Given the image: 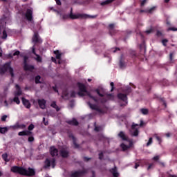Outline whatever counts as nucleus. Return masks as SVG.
I'll return each mask as SVG.
<instances>
[{
	"label": "nucleus",
	"mask_w": 177,
	"mask_h": 177,
	"mask_svg": "<svg viewBox=\"0 0 177 177\" xmlns=\"http://www.w3.org/2000/svg\"><path fill=\"white\" fill-rule=\"evenodd\" d=\"M80 89V92L78 93L79 96H88L91 100H93L94 102H96V99H95V97H93V95H95V93H97L99 96L103 97V93H104V88L102 87H99L95 91H93L91 93L88 92L86 91V88L85 87V85L78 83L77 84ZM102 92V93H100Z\"/></svg>",
	"instance_id": "f257e3e1"
},
{
	"label": "nucleus",
	"mask_w": 177,
	"mask_h": 177,
	"mask_svg": "<svg viewBox=\"0 0 177 177\" xmlns=\"http://www.w3.org/2000/svg\"><path fill=\"white\" fill-rule=\"evenodd\" d=\"M10 171L14 174H19V175H24V176H34L35 175V170L30 167L27 169L24 167L13 166Z\"/></svg>",
	"instance_id": "f03ea898"
},
{
	"label": "nucleus",
	"mask_w": 177,
	"mask_h": 177,
	"mask_svg": "<svg viewBox=\"0 0 177 177\" xmlns=\"http://www.w3.org/2000/svg\"><path fill=\"white\" fill-rule=\"evenodd\" d=\"M118 138H120L122 140H125L126 142L120 145V147L122 149L123 151H125L130 149V147L132 146V142L129 140H128V137L124 133V131H120L118 134Z\"/></svg>",
	"instance_id": "7ed1b4c3"
},
{
	"label": "nucleus",
	"mask_w": 177,
	"mask_h": 177,
	"mask_svg": "<svg viewBox=\"0 0 177 177\" xmlns=\"http://www.w3.org/2000/svg\"><path fill=\"white\" fill-rule=\"evenodd\" d=\"M143 125V122H141L140 124L133 123L131 126V133L132 136H138L139 135V128Z\"/></svg>",
	"instance_id": "20e7f679"
},
{
	"label": "nucleus",
	"mask_w": 177,
	"mask_h": 177,
	"mask_svg": "<svg viewBox=\"0 0 177 177\" xmlns=\"http://www.w3.org/2000/svg\"><path fill=\"white\" fill-rule=\"evenodd\" d=\"M24 70L31 71L34 68L33 66H30L27 64V57H24Z\"/></svg>",
	"instance_id": "39448f33"
},
{
	"label": "nucleus",
	"mask_w": 177,
	"mask_h": 177,
	"mask_svg": "<svg viewBox=\"0 0 177 177\" xmlns=\"http://www.w3.org/2000/svg\"><path fill=\"white\" fill-rule=\"evenodd\" d=\"M55 159H53L51 161L49 160L48 159H47L46 161H45V165H46V167L48 168V167H52L53 168H55Z\"/></svg>",
	"instance_id": "423d86ee"
},
{
	"label": "nucleus",
	"mask_w": 177,
	"mask_h": 177,
	"mask_svg": "<svg viewBox=\"0 0 177 177\" xmlns=\"http://www.w3.org/2000/svg\"><path fill=\"white\" fill-rule=\"evenodd\" d=\"M5 69L6 71H9V73H10V75L14 77L13 75V68H10V62L6 63L4 65Z\"/></svg>",
	"instance_id": "0eeeda50"
},
{
	"label": "nucleus",
	"mask_w": 177,
	"mask_h": 177,
	"mask_svg": "<svg viewBox=\"0 0 177 177\" xmlns=\"http://www.w3.org/2000/svg\"><path fill=\"white\" fill-rule=\"evenodd\" d=\"M27 20H28V21H31V20H32V10L28 9L27 10V12L25 15Z\"/></svg>",
	"instance_id": "6e6552de"
},
{
	"label": "nucleus",
	"mask_w": 177,
	"mask_h": 177,
	"mask_svg": "<svg viewBox=\"0 0 177 177\" xmlns=\"http://www.w3.org/2000/svg\"><path fill=\"white\" fill-rule=\"evenodd\" d=\"M12 128H13V129H26V126L24 124H20L19 123H17L14 126H12Z\"/></svg>",
	"instance_id": "1a4fd4ad"
},
{
	"label": "nucleus",
	"mask_w": 177,
	"mask_h": 177,
	"mask_svg": "<svg viewBox=\"0 0 177 177\" xmlns=\"http://www.w3.org/2000/svg\"><path fill=\"white\" fill-rule=\"evenodd\" d=\"M38 104L40 109H46V101L45 100H38Z\"/></svg>",
	"instance_id": "9d476101"
},
{
	"label": "nucleus",
	"mask_w": 177,
	"mask_h": 177,
	"mask_svg": "<svg viewBox=\"0 0 177 177\" xmlns=\"http://www.w3.org/2000/svg\"><path fill=\"white\" fill-rule=\"evenodd\" d=\"M31 133H32V132H31L28 130H24V131L19 132L18 135H19V136H28L31 135Z\"/></svg>",
	"instance_id": "9b49d317"
},
{
	"label": "nucleus",
	"mask_w": 177,
	"mask_h": 177,
	"mask_svg": "<svg viewBox=\"0 0 177 177\" xmlns=\"http://www.w3.org/2000/svg\"><path fill=\"white\" fill-rule=\"evenodd\" d=\"M22 103L26 109H30L31 107V104L30 103V101L24 97H22Z\"/></svg>",
	"instance_id": "f8f14e48"
},
{
	"label": "nucleus",
	"mask_w": 177,
	"mask_h": 177,
	"mask_svg": "<svg viewBox=\"0 0 177 177\" xmlns=\"http://www.w3.org/2000/svg\"><path fill=\"white\" fill-rule=\"evenodd\" d=\"M32 42H34L35 44H37V42H42V41H41V39H39V36L38 35V34H34V36L32 37Z\"/></svg>",
	"instance_id": "ddd939ff"
},
{
	"label": "nucleus",
	"mask_w": 177,
	"mask_h": 177,
	"mask_svg": "<svg viewBox=\"0 0 177 177\" xmlns=\"http://www.w3.org/2000/svg\"><path fill=\"white\" fill-rule=\"evenodd\" d=\"M32 53H34V55L37 56V57L35 58V60H37V62H38L39 63H41L42 62V58L41 57V56L35 53V47H32Z\"/></svg>",
	"instance_id": "4468645a"
},
{
	"label": "nucleus",
	"mask_w": 177,
	"mask_h": 177,
	"mask_svg": "<svg viewBox=\"0 0 177 177\" xmlns=\"http://www.w3.org/2000/svg\"><path fill=\"white\" fill-rule=\"evenodd\" d=\"M50 153L51 156H53V157L55 156H57V149L55 148V147H51L50 148Z\"/></svg>",
	"instance_id": "2eb2a0df"
},
{
	"label": "nucleus",
	"mask_w": 177,
	"mask_h": 177,
	"mask_svg": "<svg viewBox=\"0 0 177 177\" xmlns=\"http://www.w3.org/2000/svg\"><path fill=\"white\" fill-rule=\"evenodd\" d=\"M84 175L83 171H75L71 175V177H80Z\"/></svg>",
	"instance_id": "dca6fc26"
},
{
	"label": "nucleus",
	"mask_w": 177,
	"mask_h": 177,
	"mask_svg": "<svg viewBox=\"0 0 177 177\" xmlns=\"http://www.w3.org/2000/svg\"><path fill=\"white\" fill-rule=\"evenodd\" d=\"M70 19H80L81 17V15L80 14H73V12H71L69 15Z\"/></svg>",
	"instance_id": "f3484780"
},
{
	"label": "nucleus",
	"mask_w": 177,
	"mask_h": 177,
	"mask_svg": "<svg viewBox=\"0 0 177 177\" xmlns=\"http://www.w3.org/2000/svg\"><path fill=\"white\" fill-rule=\"evenodd\" d=\"M68 124L70 125H78V122L75 119H73L72 120L68 121Z\"/></svg>",
	"instance_id": "a211bd4d"
},
{
	"label": "nucleus",
	"mask_w": 177,
	"mask_h": 177,
	"mask_svg": "<svg viewBox=\"0 0 177 177\" xmlns=\"http://www.w3.org/2000/svg\"><path fill=\"white\" fill-rule=\"evenodd\" d=\"M118 97H119V99H120L121 100H123L124 102L127 100V95L124 94H121V93L118 94Z\"/></svg>",
	"instance_id": "6ab92c4d"
},
{
	"label": "nucleus",
	"mask_w": 177,
	"mask_h": 177,
	"mask_svg": "<svg viewBox=\"0 0 177 177\" xmlns=\"http://www.w3.org/2000/svg\"><path fill=\"white\" fill-rule=\"evenodd\" d=\"M54 53L56 55V59H60L62 58V53L59 50L54 51Z\"/></svg>",
	"instance_id": "aec40b11"
},
{
	"label": "nucleus",
	"mask_w": 177,
	"mask_h": 177,
	"mask_svg": "<svg viewBox=\"0 0 177 177\" xmlns=\"http://www.w3.org/2000/svg\"><path fill=\"white\" fill-rule=\"evenodd\" d=\"M15 86L17 91H18V92L15 93V96H20V95H21V91H20V87L17 84Z\"/></svg>",
	"instance_id": "412c9836"
},
{
	"label": "nucleus",
	"mask_w": 177,
	"mask_h": 177,
	"mask_svg": "<svg viewBox=\"0 0 177 177\" xmlns=\"http://www.w3.org/2000/svg\"><path fill=\"white\" fill-rule=\"evenodd\" d=\"M61 156L64 158L68 157V152L67 151L63 150L61 151Z\"/></svg>",
	"instance_id": "4be33fe9"
},
{
	"label": "nucleus",
	"mask_w": 177,
	"mask_h": 177,
	"mask_svg": "<svg viewBox=\"0 0 177 177\" xmlns=\"http://www.w3.org/2000/svg\"><path fill=\"white\" fill-rule=\"evenodd\" d=\"M50 106L51 107H53V109H55L57 111H59V110H60V109H59V106H57V105L56 104L55 102H53Z\"/></svg>",
	"instance_id": "5701e85b"
},
{
	"label": "nucleus",
	"mask_w": 177,
	"mask_h": 177,
	"mask_svg": "<svg viewBox=\"0 0 177 177\" xmlns=\"http://www.w3.org/2000/svg\"><path fill=\"white\" fill-rule=\"evenodd\" d=\"M8 132V127H0V133H6Z\"/></svg>",
	"instance_id": "b1692460"
},
{
	"label": "nucleus",
	"mask_w": 177,
	"mask_h": 177,
	"mask_svg": "<svg viewBox=\"0 0 177 177\" xmlns=\"http://www.w3.org/2000/svg\"><path fill=\"white\" fill-rule=\"evenodd\" d=\"M112 174H113L114 177L120 176V174L118 172H117V170H115V169H112Z\"/></svg>",
	"instance_id": "393cba45"
},
{
	"label": "nucleus",
	"mask_w": 177,
	"mask_h": 177,
	"mask_svg": "<svg viewBox=\"0 0 177 177\" xmlns=\"http://www.w3.org/2000/svg\"><path fill=\"white\" fill-rule=\"evenodd\" d=\"M111 2L112 1L111 0H106V1H103V2H102L101 5L102 6H104V5H109V3H111Z\"/></svg>",
	"instance_id": "a878e982"
},
{
	"label": "nucleus",
	"mask_w": 177,
	"mask_h": 177,
	"mask_svg": "<svg viewBox=\"0 0 177 177\" xmlns=\"http://www.w3.org/2000/svg\"><path fill=\"white\" fill-rule=\"evenodd\" d=\"M2 157L4 161H6V162H8L9 160L8 159V153H3L2 155Z\"/></svg>",
	"instance_id": "bb28decb"
},
{
	"label": "nucleus",
	"mask_w": 177,
	"mask_h": 177,
	"mask_svg": "<svg viewBox=\"0 0 177 177\" xmlns=\"http://www.w3.org/2000/svg\"><path fill=\"white\" fill-rule=\"evenodd\" d=\"M141 113L146 115L147 114H149V110H147V109H141Z\"/></svg>",
	"instance_id": "cd10ccee"
},
{
	"label": "nucleus",
	"mask_w": 177,
	"mask_h": 177,
	"mask_svg": "<svg viewBox=\"0 0 177 177\" xmlns=\"http://www.w3.org/2000/svg\"><path fill=\"white\" fill-rule=\"evenodd\" d=\"M88 104L90 107V109H92L93 110H96V105L91 104V102H88Z\"/></svg>",
	"instance_id": "c85d7f7f"
},
{
	"label": "nucleus",
	"mask_w": 177,
	"mask_h": 177,
	"mask_svg": "<svg viewBox=\"0 0 177 177\" xmlns=\"http://www.w3.org/2000/svg\"><path fill=\"white\" fill-rule=\"evenodd\" d=\"M156 10V7H152L150 9L147 10V13H153Z\"/></svg>",
	"instance_id": "c756f323"
},
{
	"label": "nucleus",
	"mask_w": 177,
	"mask_h": 177,
	"mask_svg": "<svg viewBox=\"0 0 177 177\" xmlns=\"http://www.w3.org/2000/svg\"><path fill=\"white\" fill-rule=\"evenodd\" d=\"M13 102H15V103H17V104H20V100H19V97H15L13 99Z\"/></svg>",
	"instance_id": "7c9ffc66"
},
{
	"label": "nucleus",
	"mask_w": 177,
	"mask_h": 177,
	"mask_svg": "<svg viewBox=\"0 0 177 177\" xmlns=\"http://www.w3.org/2000/svg\"><path fill=\"white\" fill-rule=\"evenodd\" d=\"M3 39H6V38H8V33H6V30L3 31V37H2Z\"/></svg>",
	"instance_id": "2f4dec72"
},
{
	"label": "nucleus",
	"mask_w": 177,
	"mask_h": 177,
	"mask_svg": "<svg viewBox=\"0 0 177 177\" xmlns=\"http://www.w3.org/2000/svg\"><path fill=\"white\" fill-rule=\"evenodd\" d=\"M167 31H177V28L171 27L167 29Z\"/></svg>",
	"instance_id": "473e14b6"
},
{
	"label": "nucleus",
	"mask_w": 177,
	"mask_h": 177,
	"mask_svg": "<svg viewBox=\"0 0 177 177\" xmlns=\"http://www.w3.org/2000/svg\"><path fill=\"white\" fill-rule=\"evenodd\" d=\"M151 143H153V138H150L149 139L148 142L147 143V146H150V145H151Z\"/></svg>",
	"instance_id": "72a5a7b5"
},
{
	"label": "nucleus",
	"mask_w": 177,
	"mask_h": 177,
	"mask_svg": "<svg viewBox=\"0 0 177 177\" xmlns=\"http://www.w3.org/2000/svg\"><path fill=\"white\" fill-rule=\"evenodd\" d=\"M39 80H41V76H37L35 78V82L36 84H39Z\"/></svg>",
	"instance_id": "f704fd0d"
},
{
	"label": "nucleus",
	"mask_w": 177,
	"mask_h": 177,
	"mask_svg": "<svg viewBox=\"0 0 177 177\" xmlns=\"http://www.w3.org/2000/svg\"><path fill=\"white\" fill-rule=\"evenodd\" d=\"M28 131H32V129H34V124H31L28 128Z\"/></svg>",
	"instance_id": "c9c22d12"
},
{
	"label": "nucleus",
	"mask_w": 177,
	"mask_h": 177,
	"mask_svg": "<svg viewBox=\"0 0 177 177\" xmlns=\"http://www.w3.org/2000/svg\"><path fill=\"white\" fill-rule=\"evenodd\" d=\"M19 55H20V51L19 50H15L13 53V56H19Z\"/></svg>",
	"instance_id": "e433bc0d"
},
{
	"label": "nucleus",
	"mask_w": 177,
	"mask_h": 177,
	"mask_svg": "<svg viewBox=\"0 0 177 177\" xmlns=\"http://www.w3.org/2000/svg\"><path fill=\"white\" fill-rule=\"evenodd\" d=\"M6 118H8V116L6 115H4L1 117V121H6Z\"/></svg>",
	"instance_id": "4c0bfd02"
},
{
	"label": "nucleus",
	"mask_w": 177,
	"mask_h": 177,
	"mask_svg": "<svg viewBox=\"0 0 177 177\" xmlns=\"http://www.w3.org/2000/svg\"><path fill=\"white\" fill-rule=\"evenodd\" d=\"M159 158H160V156H156L153 158V160H154V161H158Z\"/></svg>",
	"instance_id": "58836bf2"
},
{
	"label": "nucleus",
	"mask_w": 177,
	"mask_h": 177,
	"mask_svg": "<svg viewBox=\"0 0 177 177\" xmlns=\"http://www.w3.org/2000/svg\"><path fill=\"white\" fill-rule=\"evenodd\" d=\"M28 142H34V137L30 136L28 138Z\"/></svg>",
	"instance_id": "ea45409f"
},
{
	"label": "nucleus",
	"mask_w": 177,
	"mask_h": 177,
	"mask_svg": "<svg viewBox=\"0 0 177 177\" xmlns=\"http://www.w3.org/2000/svg\"><path fill=\"white\" fill-rule=\"evenodd\" d=\"M146 2H147V0H142L141 2V6H145V3H146Z\"/></svg>",
	"instance_id": "a19ab883"
},
{
	"label": "nucleus",
	"mask_w": 177,
	"mask_h": 177,
	"mask_svg": "<svg viewBox=\"0 0 177 177\" xmlns=\"http://www.w3.org/2000/svg\"><path fill=\"white\" fill-rule=\"evenodd\" d=\"M155 136H156V138L157 139V140H158L160 143H161V138H160V137L157 136V135H155Z\"/></svg>",
	"instance_id": "79ce46f5"
},
{
	"label": "nucleus",
	"mask_w": 177,
	"mask_h": 177,
	"mask_svg": "<svg viewBox=\"0 0 177 177\" xmlns=\"http://www.w3.org/2000/svg\"><path fill=\"white\" fill-rule=\"evenodd\" d=\"M167 42H168V39H165L162 40L163 45H165V44H167Z\"/></svg>",
	"instance_id": "37998d69"
},
{
	"label": "nucleus",
	"mask_w": 177,
	"mask_h": 177,
	"mask_svg": "<svg viewBox=\"0 0 177 177\" xmlns=\"http://www.w3.org/2000/svg\"><path fill=\"white\" fill-rule=\"evenodd\" d=\"M111 91H113V89H114V82H111Z\"/></svg>",
	"instance_id": "c03bdc74"
},
{
	"label": "nucleus",
	"mask_w": 177,
	"mask_h": 177,
	"mask_svg": "<svg viewBox=\"0 0 177 177\" xmlns=\"http://www.w3.org/2000/svg\"><path fill=\"white\" fill-rule=\"evenodd\" d=\"M102 158H103V153H100L99 155L100 160H102Z\"/></svg>",
	"instance_id": "a18cd8bd"
},
{
	"label": "nucleus",
	"mask_w": 177,
	"mask_h": 177,
	"mask_svg": "<svg viewBox=\"0 0 177 177\" xmlns=\"http://www.w3.org/2000/svg\"><path fill=\"white\" fill-rule=\"evenodd\" d=\"M172 56H173V54L170 53V55H169L170 62H172V60H173Z\"/></svg>",
	"instance_id": "49530a36"
},
{
	"label": "nucleus",
	"mask_w": 177,
	"mask_h": 177,
	"mask_svg": "<svg viewBox=\"0 0 177 177\" xmlns=\"http://www.w3.org/2000/svg\"><path fill=\"white\" fill-rule=\"evenodd\" d=\"M120 66L121 68L124 67V64H123L122 61L120 62Z\"/></svg>",
	"instance_id": "de8ad7c7"
},
{
	"label": "nucleus",
	"mask_w": 177,
	"mask_h": 177,
	"mask_svg": "<svg viewBox=\"0 0 177 177\" xmlns=\"http://www.w3.org/2000/svg\"><path fill=\"white\" fill-rule=\"evenodd\" d=\"M55 1L57 5H61L62 3L60 2V0H55Z\"/></svg>",
	"instance_id": "09e8293b"
},
{
	"label": "nucleus",
	"mask_w": 177,
	"mask_h": 177,
	"mask_svg": "<svg viewBox=\"0 0 177 177\" xmlns=\"http://www.w3.org/2000/svg\"><path fill=\"white\" fill-rule=\"evenodd\" d=\"M43 121L44 122V125H48V122H45V118H43Z\"/></svg>",
	"instance_id": "8fccbe9b"
},
{
	"label": "nucleus",
	"mask_w": 177,
	"mask_h": 177,
	"mask_svg": "<svg viewBox=\"0 0 177 177\" xmlns=\"http://www.w3.org/2000/svg\"><path fill=\"white\" fill-rule=\"evenodd\" d=\"M71 96L72 97H74L75 96V93H72L71 94Z\"/></svg>",
	"instance_id": "3c124183"
},
{
	"label": "nucleus",
	"mask_w": 177,
	"mask_h": 177,
	"mask_svg": "<svg viewBox=\"0 0 177 177\" xmlns=\"http://www.w3.org/2000/svg\"><path fill=\"white\" fill-rule=\"evenodd\" d=\"M147 34H150V32H151V30H146Z\"/></svg>",
	"instance_id": "603ef678"
},
{
	"label": "nucleus",
	"mask_w": 177,
	"mask_h": 177,
	"mask_svg": "<svg viewBox=\"0 0 177 177\" xmlns=\"http://www.w3.org/2000/svg\"><path fill=\"white\" fill-rule=\"evenodd\" d=\"M51 59H52L53 62H54V63H56V59H55V57H52Z\"/></svg>",
	"instance_id": "864d4df0"
},
{
	"label": "nucleus",
	"mask_w": 177,
	"mask_h": 177,
	"mask_svg": "<svg viewBox=\"0 0 177 177\" xmlns=\"http://www.w3.org/2000/svg\"><path fill=\"white\" fill-rule=\"evenodd\" d=\"M109 27H110L111 28H113L114 27V24H110V25H109Z\"/></svg>",
	"instance_id": "5fc2aeb1"
},
{
	"label": "nucleus",
	"mask_w": 177,
	"mask_h": 177,
	"mask_svg": "<svg viewBox=\"0 0 177 177\" xmlns=\"http://www.w3.org/2000/svg\"><path fill=\"white\" fill-rule=\"evenodd\" d=\"M95 131H96L97 132L99 131V127H95Z\"/></svg>",
	"instance_id": "6e6d98bb"
},
{
	"label": "nucleus",
	"mask_w": 177,
	"mask_h": 177,
	"mask_svg": "<svg viewBox=\"0 0 177 177\" xmlns=\"http://www.w3.org/2000/svg\"><path fill=\"white\" fill-rule=\"evenodd\" d=\"M166 136H167V138H169V136H171V134H169V133H168L166 134Z\"/></svg>",
	"instance_id": "4d7b16f0"
},
{
	"label": "nucleus",
	"mask_w": 177,
	"mask_h": 177,
	"mask_svg": "<svg viewBox=\"0 0 177 177\" xmlns=\"http://www.w3.org/2000/svg\"><path fill=\"white\" fill-rule=\"evenodd\" d=\"M151 167H153V165H149L148 167V169H150V168H151Z\"/></svg>",
	"instance_id": "13d9d810"
},
{
	"label": "nucleus",
	"mask_w": 177,
	"mask_h": 177,
	"mask_svg": "<svg viewBox=\"0 0 177 177\" xmlns=\"http://www.w3.org/2000/svg\"><path fill=\"white\" fill-rule=\"evenodd\" d=\"M74 145L75 147H78V145H77V143H75V141H74Z\"/></svg>",
	"instance_id": "bf43d9fd"
},
{
	"label": "nucleus",
	"mask_w": 177,
	"mask_h": 177,
	"mask_svg": "<svg viewBox=\"0 0 177 177\" xmlns=\"http://www.w3.org/2000/svg\"><path fill=\"white\" fill-rule=\"evenodd\" d=\"M157 35H161V32L158 31V32H157Z\"/></svg>",
	"instance_id": "052dcab7"
},
{
	"label": "nucleus",
	"mask_w": 177,
	"mask_h": 177,
	"mask_svg": "<svg viewBox=\"0 0 177 177\" xmlns=\"http://www.w3.org/2000/svg\"><path fill=\"white\" fill-rule=\"evenodd\" d=\"M4 103H5L6 106V107H8V102L7 101H4Z\"/></svg>",
	"instance_id": "680f3d73"
},
{
	"label": "nucleus",
	"mask_w": 177,
	"mask_h": 177,
	"mask_svg": "<svg viewBox=\"0 0 177 177\" xmlns=\"http://www.w3.org/2000/svg\"><path fill=\"white\" fill-rule=\"evenodd\" d=\"M138 167H139V165L136 164V165H135V168H136V169L138 168Z\"/></svg>",
	"instance_id": "e2e57ef3"
},
{
	"label": "nucleus",
	"mask_w": 177,
	"mask_h": 177,
	"mask_svg": "<svg viewBox=\"0 0 177 177\" xmlns=\"http://www.w3.org/2000/svg\"><path fill=\"white\" fill-rule=\"evenodd\" d=\"M3 174L2 171H0V177L2 176Z\"/></svg>",
	"instance_id": "0e129e2a"
},
{
	"label": "nucleus",
	"mask_w": 177,
	"mask_h": 177,
	"mask_svg": "<svg viewBox=\"0 0 177 177\" xmlns=\"http://www.w3.org/2000/svg\"><path fill=\"white\" fill-rule=\"evenodd\" d=\"M84 160H85V161H88V160H89V159H88V158H84Z\"/></svg>",
	"instance_id": "69168bd1"
},
{
	"label": "nucleus",
	"mask_w": 177,
	"mask_h": 177,
	"mask_svg": "<svg viewBox=\"0 0 177 177\" xmlns=\"http://www.w3.org/2000/svg\"><path fill=\"white\" fill-rule=\"evenodd\" d=\"M169 0H165V2H168Z\"/></svg>",
	"instance_id": "338daca9"
},
{
	"label": "nucleus",
	"mask_w": 177,
	"mask_h": 177,
	"mask_svg": "<svg viewBox=\"0 0 177 177\" xmlns=\"http://www.w3.org/2000/svg\"><path fill=\"white\" fill-rule=\"evenodd\" d=\"M171 177H177L176 176H171Z\"/></svg>",
	"instance_id": "774afa93"
}]
</instances>
